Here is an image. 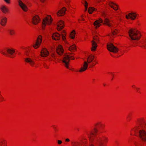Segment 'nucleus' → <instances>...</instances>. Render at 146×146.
I'll return each instance as SVG.
<instances>
[{"mask_svg": "<svg viewBox=\"0 0 146 146\" xmlns=\"http://www.w3.org/2000/svg\"><path fill=\"white\" fill-rule=\"evenodd\" d=\"M98 63V61L96 57L93 55L89 56L86 60L85 61L81 68L79 70L80 72L85 71L88 68H92Z\"/></svg>", "mask_w": 146, "mask_h": 146, "instance_id": "nucleus-1", "label": "nucleus"}, {"mask_svg": "<svg viewBox=\"0 0 146 146\" xmlns=\"http://www.w3.org/2000/svg\"><path fill=\"white\" fill-rule=\"evenodd\" d=\"M128 33L129 37L132 40H138L141 36V32L135 28L130 29Z\"/></svg>", "mask_w": 146, "mask_h": 146, "instance_id": "nucleus-2", "label": "nucleus"}, {"mask_svg": "<svg viewBox=\"0 0 146 146\" xmlns=\"http://www.w3.org/2000/svg\"><path fill=\"white\" fill-rule=\"evenodd\" d=\"M74 54L73 53H68L66 54L62 60L64 63V66L65 67L70 70L73 71L74 69L69 66V62L70 60H74Z\"/></svg>", "mask_w": 146, "mask_h": 146, "instance_id": "nucleus-3", "label": "nucleus"}, {"mask_svg": "<svg viewBox=\"0 0 146 146\" xmlns=\"http://www.w3.org/2000/svg\"><path fill=\"white\" fill-rule=\"evenodd\" d=\"M109 141V139L105 135H100L97 137L95 139L94 142L98 146H104V144H107Z\"/></svg>", "mask_w": 146, "mask_h": 146, "instance_id": "nucleus-4", "label": "nucleus"}, {"mask_svg": "<svg viewBox=\"0 0 146 146\" xmlns=\"http://www.w3.org/2000/svg\"><path fill=\"white\" fill-rule=\"evenodd\" d=\"M145 119L143 117L138 118L137 120V122L140 125H137L133 128L131 131V135H136L139 129L141 128V125L144 123Z\"/></svg>", "mask_w": 146, "mask_h": 146, "instance_id": "nucleus-5", "label": "nucleus"}, {"mask_svg": "<svg viewBox=\"0 0 146 146\" xmlns=\"http://www.w3.org/2000/svg\"><path fill=\"white\" fill-rule=\"evenodd\" d=\"M35 56V54L33 53L30 56H29L25 58L24 61L26 63L28 64L31 67L37 68L38 67V64L36 63L33 58Z\"/></svg>", "mask_w": 146, "mask_h": 146, "instance_id": "nucleus-6", "label": "nucleus"}, {"mask_svg": "<svg viewBox=\"0 0 146 146\" xmlns=\"http://www.w3.org/2000/svg\"><path fill=\"white\" fill-rule=\"evenodd\" d=\"M53 19L50 15H47L43 19L42 23V28L44 29L46 25H49L51 24Z\"/></svg>", "mask_w": 146, "mask_h": 146, "instance_id": "nucleus-7", "label": "nucleus"}, {"mask_svg": "<svg viewBox=\"0 0 146 146\" xmlns=\"http://www.w3.org/2000/svg\"><path fill=\"white\" fill-rule=\"evenodd\" d=\"M139 16V14L137 13L132 12L125 15V18L127 19H130L131 20H135L137 17Z\"/></svg>", "mask_w": 146, "mask_h": 146, "instance_id": "nucleus-8", "label": "nucleus"}, {"mask_svg": "<svg viewBox=\"0 0 146 146\" xmlns=\"http://www.w3.org/2000/svg\"><path fill=\"white\" fill-rule=\"evenodd\" d=\"M107 48L109 51L114 53L117 52L119 50L118 48L111 43H109L107 44Z\"/></svg>", "mask_w": 146, "mask_h": 146, "instance_id": "nucleus-9", "label": "nucleus"}, {"mask_svg": "<svg viewBox=\"0 0 146 146\" xmlns=\"http://www.w3.org/2000/svg\"><path fill=\"white\" fill-rule=\"evenodd\" d=\"M18 5L20 8L25 12H27L29 9L27 5L21 0H18Z\"/></svg>", "mask_w": 146, "mask_h": 146, "instance_id": "nucleus-10", "label": "nucleus"}, {"mask_svg": "<svg viewBox=\"0 0 146 146\" xmlns=\"http://www.w3.org/2000/svg\"><path fill=\"white\" fill-rule=\"evenodd\" d=\"M42 36L41 35H39L37 38L36 43L33 46L34 48L36 49L40 46L42 42Z\"/></svg>", "mask_w": 146, "mask_h": 146, "instance_id": "nucleus-11", "label": "nucleus"}, {"mask_svg": "<svg viewBox=\"0 0 146 146\" xmlns=\"http://www.w3.org/2000/svg\"><path fill=\"white\" fill-rule=\"evenodd\" d=\"M7 52L9 56L11 58H14L16 56L15 50L12 48H8L7 50Z\"/></svg>", "mask_w": 146, "mask_h": 146, "instance_id": "nucleus-12", "label": "nucleus"}, {"mask_svg": "<svg viewBox=\"0 0 146 146\" xmlns=\"http://www.w3.org/2000/svg\"><path fill=\"white\" fill-rule=\"evenodd\" d=\"M139 136L140 138L143 141H146V133L143 130L139 131Z\"/></svg>", "mask_w": 146, "mask_h": 146, "instance_id": "nucleus-13", "label": "nucleus"}, {"mask_svg": "<svg viewBox=\"0 0 146 146\" xmlns=\"http://www.w3.org/2000/svg\"><path fill=\"white\" fill-rule=\"evenodd\" d=\"M103 20L101 19L95 21L94 23V25L95 28H97L100 27L102 25V23L103 22Z\"/></svg>", "mask_w": 146, "mask_h": 146, "instance_id": "nucleus-14", "label": "nucleus"}, {"mask_svg": "<svg viewBox=\"0 0 146 146\" xmlns=\"http://www.w3.org/2000/svg\"><path fill=\"white\" fill-rule=\"evenodd\" d=\"M64 27V22L62 21H60L57 23V29L58 31H60Z\"/></svg>", "mask_w": 146, "mask_h": 146, "instance_id": "nucleus-15", "label": "nucleus"}, {"mask_svg": "<svg viewBox=\"0 0 146 146\" xmlns=\"http://www.w3.org/2000/svg\"><path fill=\"white\" fill-rule=\"evenodd\" d=\"M49 54V52L45 48H43L40 53V55L43 57H46L48 56Z\"/></svg>", "mask_w": 146, "mask_h": 146, "instance_id": "nucleus-16", "label": "nucleus"}, {"mask_svg": "<svg viewBox=\"0 0 146 146\" xmlns=\"http://www.w3.org/2000/svg\"><path fill=\"white\" fill-rule=\"evenodd\" d=\"M108 5L115 10L116 11L118 9V5L113 2L110 1H109Z\"/></svg>", "mask_w": 146, "mask_h": 146, "instance_id": "nucleus-17", "label": "nucleus"}, {"mask_svg": "<svg viewBox=\"0 0 146 146\" xmlns=\"http://www.w3.org/2000/svg\"><path fill=\"white\" fill-rule=\"evenodd\" d=\"M40 18L38 16L36 15L33 17L32 20V22L33 24L36 25L39 22Z\"/></svg>", "mask_w": 146, "mask_h": 146, "instance_id": "nucleus-18", "label": "nucleus"}, {"mask_svg": "<svg viewBox=\"0 0 146 146\" xmlns=\"http://www.w3.org/2000/svg\"><path fill=\"white\" fill-rule=\"evenodd\" d=\"M56 52L59 55H62L64 52V49L62 46L60 45H59L56 48Z\"/></svg>", "mask_w": 146, "mask_h": 146, "instance_id": "nucleus-19", "label": "nucleus"}, {"mask_svg": "<svg viewBox=\"0 0 146 146\" xmlns=\"http://www.w3.org/2000/svg\"><path fill=\"white\" fill-rule=\"evenodd\" d=\"M66 11V8L64 7L62 8L60 10L58 11L57 13V15L59 16H62L64 15Z\"/></svg>", "mask_w": 146, "mask_h": 146, "instance_id": "nucleus-20", "label": "nucleus"}, {"mask_svg": "<svg viewBox=\"0 0 146 146\" xmlns=\"http://www.w3.org/2000/svg\"><path fill=\"white\" fill-rule=\"evenodd\" d=\"M52 38L55 40H58L60 39V35L59 33H56L52 35Z\"/></svg>", "mask_w": 146, "mask_h": 146, "instance_id": "nucleus-21", "label": "nucleus"}, {"mask_svg": "<svg viewBox=\"0 0 146 146\" xmlns=\"http://www.w3.org/2000/svg\"><path fill=\"white\" fill-rule=\"evenodd\" d=\"M1 9L2 12L5 14L8 13L9 12L8 8L5 5L2 6L1 8Z\"/></svg>", "mask_w": 146, "mask_h": 146, "instance_id": "nucleus-22", "label": "nucleus"}, {"mask_svg": "<svg viewBox=\"0 0 146 146\" xmlns=\"http://www.w3.org/2000/svg\"><path fill=\"white\" fill-rule=\"evenodd\" d=\"M7 19L5 17H3L1 18L0 23L1 25L3 26H5L7 22Z\"/></svg>", "mask_w": 146, "mask_h": 146, "instance_id": "nucleus-23", "label": "nucleus"}, {"mask_svg": "<svg viewBox=\"0 0 146 146\" xmlns=\"http://www.w3.org/2000/svg\"><path fill=\"white\" fill-rule=\"evenodd\" d=\"M98 45L96 43H95L93 41H92L91 51L94 52L96 50Z\"/></svg>", "mask_w": 146, "mask_h": 146, "instance_id": "nucleus-24", "label": "nucleus"}, {"mask_svg": "<svg viewBox=\"0 0 146 146\" xmlns=\"http://www.w3.org/2000/svg\"><path fill=\"white\" fill-rule=\"evenodd\" d=\"M76 31L74 30H73L70 33V37L72 39H74L75 38Z\"/></svg>", "mask_w": 146, "mask_h": 146, "instance_id": "nucleus-25", "label": "nucleus"}, {"mask_svg": "<svg viewBox=\"0 0 146 146\" xmlns=\"http://www.w3.org/2000/svg\"><path fill=\"white\" fill-rule=\"evenodd\" d=\"M76 50V47L75 44H73L69 48V50L71 52H74Z\"/></svg>", "mask_w": 146, "mask_h": 146, "instance_id": "nucleus-26", "label": "nucleus"}, {"mask_svg": "<svg viewBox=\"0 0 146 146\" xmlns=\"http://www.w3.org/2000/svg\"><path fill=\"white\" fill-rule=\"evenodd\" d=\"M81 3L83 5L85 6V11H86L87 10L88 7V3L86 0H82Z\"/></svg>", "mask_w": 146, "mask_h": 146, "instance_id": "nucleus-27", "label": "nucleus"}, {"mask_svg": "<svg viewBox=\"0 0 146 146\" xmlns=\"http://www.w3.org/2000/svg\"><path fill=\"white\" fill-rule=\"evenodd\" d=\"M104 23L109 27L111 26V24L110 23V20L109 19L106 18L104 21Z\"/></svg>", "mask_w": 146, "mask_h": 146, "instance_id": "nucleus-28", "label": "nucleus"}, {"mask_svg": "<svg viewBox=\"0 0 146 146\" xmlns=\"http://www.w3.org/2000/svg\"><path fill=\"white\" fill-rule=\"evenodd\" d=\"M132 117V114L130 113L127 115V118L126 121L127 122H129L131 119Z\"/></svg>", "mask_w": 146, "mask_h": 146, "instance_id": "nucleus-29", "label": "nucleus"}, {"mask_svg": "<svg viewBox=\"0 0 146 146\" xmlns=\"http://www.w3.org/2000/svg\"><path fill=\"white\" fill-rule=\"evenodd\" d=\"M96 11V9L94 7H90L89 8L88 11L90 14H92L93 11Z\"/></svg>", "mask_w": 146, "mask_h": 146, "instance_id": "nucleus-30", "label": "nucleus"}, {"mask_svg": "<svg viewBox=\"0 0 146 146\" xmlns=\"http://www.w3.org/2000/svg\"><path fill=\"white\" fill-rule=\"evenodd\" d=\"M92 41H93L95 43H98L99 42V38L98 36H94L93 38V40Z\"/></svg>", "mask_w": 146, "mask_h": 146, "instance_id": "nucleus-31", "label": "nucleus"}, {"mask_svg": "<svg viewBox=\"0 0 146 146\" xmlns=\"http://www.w3.org/2000/svg\"><path fill=\"white\" fill-rule=\"evenodd\" d=\"M7 142L6 141L3 140L0 142V146H6Z\"/></svg>", "mask_w": 146, "mask_h": 146, "instance_id": "nucleus-32", "label": "nucleus"}, {"mask_svg": "<svg viewBox=\"0 0 146 146\" xmlns=\"http://www.w3.org/2000/svg\"><path fill=\"white\" fill-rule=\"evenodd\" d=\"M119 32V31L117 29H115L112 31V35H116Z\"/></svg>", "mask_w": 146, "mask_h": 146, "instance_id": "nucleus-33", "label": "nucleus"}, {"mask_svg": "<svg viewBox=\"0 0 146 146\" xmlns=\"http://www.w3.org/2000/svg\"><path fill=\"white\" fill-rule=\"evenodd\" d=\"M9 31V34L11 35H13L15 34V32L14 30L10 29Z\"/></svg>", "mask_w": 146, "mask_h": 146, "instance_id": "nucleus-34", "label": "nucleus"}, {"mask_svg": "<svg viewBox=\"0 0 146 146\" xmlns=\"http://www.w3.org/2000/svg\"><path fill=\"white\" fill-rule=\"evenodd\" d=\"M62 40L64 41V42L66 44H68V42L66 40V35H62Z\"/></svg>", "mask_w": 146, "mask_h": 146, "instance_id": "nucleus-35", "label": "nucleus"}, {"mask_svg": "<svg viewBox=\"0 0 146 146\" xmlns=\"http://www.w3.org/2000/svg\"><path fill=\"white\" fill-rule=\"evenodd\" d=\"M96 126H104V124H102L101 122H98L96 123L95 125Z\"/></svg>", "mask_w": 146, "mask_h": 146, "instance_id": "nucleus-36", "label": "nucleus"}, {"mask_svg": "<svg viewBox=\"0 0 146 146\" xmlns=\"http://www.w3.org/2000/svg\"><path fill=\"white\" fill-rule=\"evenodd\" d=\"M5 100L4 97L1 94V92H0V103Z\"/></svg>", "mask_w": 146, "mask_h": 146, "instance_id": "nucleus-37", "label": "nucleus"}, {"mask_svg": "<svg viewBox=\"0 0 146 146\" xmlns=\"http://www.w3.org/2000/svg\"><path fill=\"white\" fill-rule=\"evenodd\" d=\"M140 89L139 88L137 87L136 89H135V90L136 91V92L138 93H141Z\"/></svg>", "mask_w": 146, "mask_h": 146, "instance_id": "nucleus-38", "label": "nucleus"}, {"mask_svg": "<svg viewBox=\"0 0 146 146\" xmlns=\"http://www.w3.org/2000/svg\"><path fill=\"white\" fill-rule=\"evenodd\" d=\"M62 35H66V33L65 31L63 30L61 33Z\"/></svg>", "mask_w": 146, "mask_h": 146, "instance_id": "nucleus-39", "label": "nucleus"}, {"mask_svg": "<svg viewBox=\"0 0 146 146\" xmlns=\"http://www.w3.org/2000/svg\"><path fill=\"white\" fill-rule=\"evenodd\" d=\"M57 143L58 145H60L62 143V141L61 140H58L57 141Z\"/></svg>", "mask_w": 146, "mask_h": 146, "instance_id": "nucleus-40", "label": "nucleus"}, {"mask_svg": "<svg viewBox=\"0 0 146 146\" xmlns=\"http://www.w3.org/2000/svg\"><path fill=\"white\" fill-rule=\"evenodd\" d=\"M25 55L26 56H28L29 55V52L28 51H26L25 52Z\"/></svg>", "mask_w": 146, "mask_h": 146, "instance_id": "nucleus-41", "label": "nucleus"}, {"mask_svg": "<svg viewBox=\"0 0 146 146\" xmlns=\"http://www.w3.org/2000/svg\"><path fill=\"white\" fill-rule=\"evenodd\" d=\"M131 87L132 88H133L134 89H135L137 87L136 85L135 84L132 85L131 86Z\"/></svg>", "mask_w": 146, "mask_h": 146, "instance_id": "nucleus-42", "label": "nucleus"}, {"mask_svg": "<svg viewBox=\"0 0 146 146\" xmlns=\"http://www.w3.org/2000/svg\"><path fill=\"white\" fill-rule=\"evenodd\" d=\"M7 3L9 4L10 3V0H4Z\"/></svg>", "mask_w": 146, "mask_h": 146, "instance_id": "nucleus-43", "label": "nucleus"}, {"mask_svg": "<svg viewBox=\"0 0 146 146\" xmlns=\"http://www.w3.org/2000/svg\"><path fill=\"white\" fill-rule=\"evenodd\" d=\"M65 141L66 142H69L70 141V140L69 139L67 138L65 139Z\"/></svg>", "mask_w": 146, "mask_h": 146, "instance_id": "nucleus-44", "label": "nucleus"}, {"mask_svg": "<svg viewBox=\"0 0 146 146\" xmlns=\"http://www.w3.org/2000/svg\"><path fill=\"white\" fill-rule=\"evenodd\" d=\"M52 57V58H54V59H55V55L54 54H52L51 55Z\"/></svg>", "mask_w": 146, "mask_h": 146, "instance_id": "nucleus-45", "label": "nucleus"}, {"mask_svg": "<svg viewBox=\"0 0 146 146\" xmlns=\"http://www.w3.org/2000/svg\"><path fill=\"white\" fill-rule=\"evenodd\" d=\"M28 5L29 7H31L32 6V4L31 3H29L28 4Z\"/></svg>", "mask_w": 146, "mask_h": 146, "instance_id": "nucleus-46", "label": "nucleus"}, {"mask_svg": "<svg viewBox=\"0 0 146 146\" xmlns=\"http://www.w3.org/2000/svg\"><path fill=\"white\" fill-rule=\"evenodd\" d=\"M46 0H40V2L42 3H44L45 1Z\"/></svg>", "mask_w": 146, "mask_h": 146, "instance_id": "nucleus-47", "label": "nucleus"}, {"mask_svg": "<svg viewBox=\"0 0 146 146\" xmlns=\"http://www.w3.org/2000/svg\"><path fill=\"white\" fill-rule=\"evenodd\" d=\"M105 13H104L103 16H104V17H105Z\"/></svg>", "mask_w": 146, "mask_h": 146, "instance_id": "nucleus-48", "label": "nucleus"}, {"mask_svg": "<svg viewBox=\"0 0 146 146\" xmlns=\"http://www.w3.org/2000/svg\"><path fill=\"white\" fill-rule=\"evenodd\" d=\"M84 20H85V19H84V18H82V21H84Z\"/></svg>", "mask_w": 146, "mask_h": 146, "instance_id": "nucleus-49", "label": "nucleus"}, {"mask_svg": "<svg viewBox=\"0 0 146 146\" xmlns=\"http://www.w3.org/2000/svg\"><path fill=\"white\" fill-rule=\"evenodd\" d=\"M0 52H1V54H4V53H3V52H2L1 51H0Z\"/></svg>", "mask_w": 146, "mask_h": 146, "instance_id": "nucleus-50", "label": "nucleus"}, {"mask_svg": "<svg viewBox=\"0 0 146 146\" xmlns=\"http://www.w3.org/2000/svg\"><path fill=\"white\" fill-rule=\"evenodd\" d=\"M135 146H137V145L136 144V143H135Z\"/></svg>", "mask_w": 146, "mask_h": 146, "instance_id": "nucleus-51", "label": "nucleus"}]
</instances>
